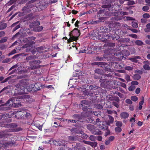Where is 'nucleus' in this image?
<instances>
[{
    "mask_svg": "<svg viewBox=\"0 0 150 150\" xmlns=\"http://www.w3.org/2000/svg\"><path fill=\"white\" fill-rule=\"evenodd\" d=\"M114 6L113 5L110 4L103 5L102 8L104 9L100 10L98 12V14H104L109 16H117L118 13L113 8Z\"/></svg>",
    "mask_w": 150,
    "mask_h": 150,
    "instance_id": "nucleus-1",
    "label": "nucleus"
},
{
    "mask_svg": "<svg viewBox=\"0 0 150 150\" xmlns=\"http://www.w3.org/2000/svg\"><path fill=\"white\" fill-rule=\"evenodd\" d=\"M26 85V83L24 80L20 81L19 83L15 85L17 89H15L14 95H21L25 93V89Z\"/></svg>",
    "mask_w": 150,
    "mask_h": 150,
    "instance_id": "nucleus-2",
    "label": "nucleus"
},
{
    "mask_svg": "<svg viewBox=\"0 0 150 150\" xmlns=\"http://www.w3.org/2000/svg\"><path fill=\"white\" fill-rule=\"evenodd\" d=\"M80 35V31L77 28H75L70 32L69 35L70 38L67 40V43L69 44L71 42L73 41H76L78 39V37Z\"/></svg>",
    "mask_w": 150,
    "mask_h": 150,
    "instance_id": "nucleus-3",
    "label": "nucleus"
},
{
    "mask_svg": "<svg viewBox=\"0 0 150 150\" xmlns=\"http://www.w3.org/2000/svg\"><path fill=\"white\" fill-rule=\"evenodd\" d=\"M13 115H15V117L17 119H26L31 117L30 113L24 110L14 112H13Z\"/></svg>",
    "mask_w": 150,
    "mask_h": 150,
    "instance_id": "nucleus-4",
    "label": "nucleus"
},
{
    "mask_svg": "<svg viewBox=\"0 0 150 150\" xmlns=\"http://www.w3.org/2000/svg\"><path fill=\"white\" fill-rule=\"evenodd\" d=\"M93 35L94 37H96V38L104 42H108V40L110 38V36L106 35L105 33H97L96 34H93Z\"/></svg>",
    "mask_w": 150,
    "mask_h": 150,
    "instance_id": "nucleus-5",
    "label": "nucleus"
},
{
    "mask_svg": "<svg viewBox=\"0 0 150 150\" xmlns=\"http://www.w3.org/2000/svg\"><path fill=\"white\" fill-rule=\"evenodd\" d=\"M26 95H22L18 96L16 97H13L11 98L10 99L8 100L6 102V103L3 104L1 105V106L7 105L8 106H12L13 104H15L16 100H17V99H23L25 98Z\"/></svg>",
    "mask_w": 150,
    "mask_h": 150,
    "instance_id": "nucleus-6",
    "label": "nucleus"
},
{
    "mask_svg": "<svg viewBox=\"0 0 150 150\" xmlns=\"http://www.w3.org/2000/svg\"><path fill=\"white\" fill-rule=\"evenodd\" d=\"M41 63L40 60H34L30 61L29 64L30 66L29 69L31 70L35 69L40 68V66L39 65Z\"/></svg>",
    "mask_w": 150,
    "mask_h": 150,
    "instance_id": "nucleus-7",
    "label": "nucleus"
},
{
    "mask_svg": "<svg viewBox=\"0 0 150 150\" xmlns=\"http://www.w3.org/2000/svg\"><path fill=\"white\" fill-rule=\"evenodd\" d=\"M79 106L80 107H82V109L83 110L87 111L90 106L89 102L86 100H82L81 102V103L79 104Z\"/></svg>",
    "mask_w": 150,
    "mask_h": 150,
    "instance_id": "nucleus-8",
    "label": "nucleus"
},
{
    "mask_svg": "<svg viewBox=\"0 0 150 150\" xmlns=\"http://www.w3.org/2000/svg\"><path fill=\"white\" fill-rule=\"evenodd\" d=\"M35 39L36 38L35 37H28L24 40L23 42H28L30 43V45H33L35 43L34 41L35 40Z\"/></svg>",
    "mask_w": 150,
    "mask_h": 150,
    "instance_id": "nucleus-9",
    "label": "nucleus"
},
{
    "mask_svg": "<svg viewBox=\"0 0 150 150\" xmlns=\"http://www.w3.org/2000/svg\"><path fill=\"white\" fill-rule=\"evenodd\" d=\"M14 144L12 142H7L3 143L2 142L0 141V149L2 147H5L8 146H11Z\"/></svg>",
    "mask_w": 150,
    "mask_h": 150,
    "instance_id": "nucleus-10",
    "label": "nucleus"
},
{
    "mask_svg": "<svg viewBox=\"0 0 150 150\" xmlns=\"http://www.w3.org/2000/svg\"><path fill=\"white\" fill-rule=\"evenodd\" d=\"M12 135L11 134L5 133L4 131L0 132V138H9Z\"/></svg>",
    "mask_w": 150,
    "mask_h": 150,
    "instance_id": "nucleus-11",
    "label": "nucleus"
},
{
    "mask_svg": "<svg viewBox=\"0 0 150 150\" xmlns=\"http://www.w3.org/2000/svg\"><path fill=\"white\" fill-rule=\"evenodd\" d=\"M83 142L86 144H87L93 147H95L97 146V143L96 142H91L83 141Z\"/></svg>",
    "mask_w": 150,
    "mask_h": 150,
    "instance_id": "nucleus-12",
    "label": "nucleus"
},
{
    "mask_svg": "<svg viewBox=\"0 0 150 150\" xmlns=\"http://www.w3.org/2000/svg\"><path fill=\"white\" fill-rule=\"evenodd\" d=\"M32 45H30V43H26L23 46V48H26V51L27 52H30L31 51V46Z\"/></svg>",
    "mask_w": 150,
    "mask_h": 150,
    "instance_id": "nucleus-13",
    "label": "nucleus"
},
{
    "mask_svg": "<svg viewBox=\"0 0 150 150\" xmlns=\"http://www.w3.org/2000/svg\"><path fill=\"white\" fill-rule=\"evenodd\" d=\"M43 86H42L40 83H35L34 85L33 90L35 91H39L40 90V87H41L42 88V87Z\"/></svg>",
    "mask_w": 150,
    "mask_h": 150,
    "instance_id": "nucleus-14",
    "label": "nucleus"
},
{
    "mask_svg": "<svg viewBox=\"0 0 150 150\" xmlns=\"http://www.w3.org/2000/svg\"><path fill=\"white\" fill-rule=\"evenodd\" d=\"M72 117L74 119L76 120H78L79 121V120H82L83 118V116L81 115L77 114H75L73 115H72Z\"/></svg>",
    "mask_w": 150,
    "mask_h": 150,
    "instance_id": "nucleus-15",
    "label": "nucleus"
},
{
    "mask_svg": "<svg viewBox=\"0 0 150 150\" xmlns=\"http://www.w3.org/2000/svg\"><path fill=\"white\" fill-rule=\"evenodd\" d=\"M141 59V57H140L139 56H136L133 57H130L129 58V59L132 62L137 63L138 62V60H137V59Z\"/></svg>",
    "mask_w": 150,
    "mask_h": 150,
    "instance_id": "nucleus-16",
    "label": "nucleus"
},
{
    "mask_svg": "<svg viewBox=\"0 0 150 150\" xmlns=\"http://www.w3.org/2000/svg\"><path fill=\"white\" fill-rule=\"evenodd\" d=\"M129 113L126 112H122L120 114V116L121 118L126 119L128 117Z\"/></svg>",
    "mask_w": 150,
    "mask_h": 150,
    "instance_id": "nucleus-17",
    "label": "nucleus"
},
{
    "mask_svg": "<svg viewBox=\"0 0 150 150\" xmlns=\"http://www.w3.org/2000/svg\"><path fill=\"white\" fill-rule=\"evenodd\" d=\"M92 133L96 135H101L102 134V132L99 130L98 129H96V127H95L94 129L92 132Z\"/></svg>",
    "mask_w": 150,
    "mask_h": 150,
    "instance_id": "nucleus-18",
    "label": "nucleus"
},
{
    "mask_svg": "<svg viewBox=\"0 0 150 150\" xmlns=\"http://www.w3.org/2000/svg\"><path fill=\"white\" fill-rule=\"evenodd\" d=\"M119 31H120V30H117L115 31V33L116 34V35H114L112 36V38L113 40H117L119 39V36L118 35L119 34V33H117V32H118Z\"/></svg>",
    "mask_w": 150,
    "mask_h": 150,
    "instance_id": "nucleus-19",
    "label": "nucleus"
},
{
    "mask_svg": "<svg viewBox=\"0 0 150 150\" xmlns=\"http://www.w3.org/2000/svg\"><path fill=\"white\" fill-rule=\"evenodd\" d=\"M93 64L95 65H97L100 67H103L105 66V65L106 64V63L103 62H95L93 63Z\"/></svg>",
    "mask_w": 150,
    "mask_h": 150,
    "instance_id": "nucleus-20",
    "label": "nucleus"
},
{
    "mask_svg": "<svg viewBox=\"0 0 150 150\" xmlns=\"http://www.w3.org/2000/svg\"><path fill=\"white\" fill-rule=\"evenodd\" d=\"M99 127L102 130H107L108 129V128L106 124H103V123H100L99 125Z\"/></svg>",
    "mask_w": 150,
    "mask_h": 150,
    "instance_id": "nucleus-21",
    "label": "nucleus"
},
{
    "mask_svg": "<svg viewBox=\"0 0 150 150\" xmlns=\"http://www.w3.org/2000/svg\"><path fill=\"white\" fill-rule=\"evenodd\" d=\"M9 115L8 114H3L0 115V120H3V122H4L8 116H9Z\"/></svg>",
    "mask_w": 150,
    "mask_h": 150,
    "instance_id": "nucleus-22",
    "label": "nucleus"
},
{
    "mask_svg": "<svg viewBox=\"0 0 150 150\" xmlns=\"http://www.w3.org/2000/svg\"><path fill=\"white\" fill-rule=\"evenodd\" d=\"M40 24V22L39 21H34L32 23V26L33 28L37 27Z\"/></svg>",
    "mask_w": 150,
    "mask_h": 150,
    "instance_id": "nucleus-23",
    "label": "nucleus"
},
{
    "mask_svg": "<svg viewBox=\"0 0 150 150\" xmlns=\"http://www.w3.org/2000/svg\"><path fill=\"white\" fill-rule=\"evenodd\" d=\"M95 127V126H94L93 125H92L90 124L88 125L87 126V129L90 131H91V133L92 132L94 129V128Z\"/></svg>",
    "mask_w": 150,
    "mask_h": 150,
    "instance_id": "nucleus-24",
    "label": "nucleus"
},
{
    "mask_svg": "<svg viewBox=\"0 0 150 150\" xmlns=\"http://www.w3.org/2000/svg\"><path fill=\"white\" fill-rule=\"evenodd\" d=\"M100 30L101 31L100 33H105L106 32H108V29L105 26L100 27Z\"/></svg>",
    "mask_w": 150,
    "mask_h": 150,
    "instance_id": "nucleus-25",
    "label": "nucleus"
},
{
    "mask_svg": "<svg viewBox=\"0 0 150 150\" xmlns=\"http://www.w3.org/2000/svg\"><path fill=\"white\" fill-rule=\"evenodd\" d=\"M43 29V27L42 26H38L37 27L33 28V30L36 32H39L41 31Z\"/></svg>",
    "mask_w": 150,
    "mask_h": 150,
    "instance_id": "nucleus-26",
    "label": "nucleus"
},
{
    "mask_svg": "<svg viewBox=\"0 0 150 150\" xmlns=\"http://www.w3.org/2000/svg\"><path fill=\"white\" fill-rule=\"evenodd\" d=\"M141 78L140 75L138 74H134L133 76V78L134 80H138L140 79Z\"/></svg>",
    "mask_w": 150,
    "mask_h": 150,
    "instance_id": "nucleus-27",
    "label": "nucleus"
},
{
    "mask_svg": "<svg viewBox=\"0 0 150 150\" xmlns=\"http://www.w3.org/2000/svg\"><path fill=\"white\" fill-rule=\"evenodd\" d=\"M124 26L125 27H126V28L127 29H129L130 30H131L132 32L134 33H137L138 32V30L137 29H132V28H129L130 27L129 26L127 25H124Z\"/></svg>",
    "mask_w": 150,
    "mask_h": 150,
    "instance_id": "nucleus-28",
    "label": "nucleus"
},
{
    "mask_svg": "<svg viewBox=\"0 0 150 150\" xmlns=\"http://www.w3.org/2000/svg\"><path fill=\"white\" fill-rule=\"evenodd\" d=\"M68 140L71 142L75 141L76 140V137L73 136H69L68 137Z\"/></svg>",
    "mask_w": 150,
    "mask_h": 150,
    "instance_id": "nucleus-29",
    "label": "nucleus"
},
{
    "mask_svg": "<svg viewBox=\"0 0 150 150\" xmlns=\"http://www.w3.org/2000/svg\"><path fill=\"white\" fill-rule=\"evenodd\" d=\"M112 83V82L111 81H108L106 82V87L109 88H112V86L111 85L112 84L111 83Z\"/></svg>",
    "mask_w": 150,
    "mask_h": 150,
    "instance_id": "nucleus-30",
    "label": "nucleus"
},
{
    "mask_svg": "<svg viewBox=\"0 0 150 150\" xmlns=\"http://www.w3.org/2000/svg\"><path fill=\"white\" fill-rule=\"evenodd\" d=\"M12 120L11 118L10 117L9 115V116L7 117V118L5 120V121L3 123H8L11 122H12Z\"/></svg>",
    "mask_w": 150,
    "mask_h": 150,
    "instance_id": "nucleus-31",
    "label": "nucleus"
},
{
    "mask_svg": "<svg viewBox=\"0 0 150 150\" xmlns=\"http://www.w3.org/2000/svg\"><path fill=\"white\" fill-rule=\"evenodd\" d=\"M94 71L96 73L101 74L103 73V70L101 69H97L94 70Z\"/></svg>",
    "mask_w": 150,
    "mask_h": 150,
    "instance_id": "nucleus-32",
    "label": "nucleus"
},
{
    "mask_svg": "<svg viewBox=\"0 0 150 150\" xmlns=\"http://www.w3.org/2000/svg\"><path fill=\"white\" fill-rule=\"evenodd\" d=\"M66 121H67V122L68 123H69V122H71V123H76L78 121H79V120H76L74 119H66Z\"/></svg>",
    "mask_w": 150,
    "mask_h": 150,
    "instance_id": "nucleus-33",
    "label": "nucleus"
},
{
    "mask_svg": "<svg viewBox=\"0 0 150 150\" xmlns=\"http://www.w3.org/2000/svg\"><path fill=\"white\" fill-rule=\"evenodd\" d=\"M7 26V24L6 23H4L0 25V30H2L5 29Z\"/></svg>",
    "mask_w": 150,
    "mask_h": 150,
    "instance_id": "nucleus-34",
    "label": "nucleus"
},
{
    "mask_svg": "<svg viewBox=\"0 0 150 150\" xmlns=\"http://www.w3.org/2000/svg\"><path fill=\"white\" fill-rule=\"evenodd\" d=\"M135 43L139 46H142L143 45V42L141 40H137L135 42Z\"/></svg>",
    "mask_w": 150,
    "mask_h": 150,
    "instance_id": "nucleus-35",
    "label": "nucleus"
},
{
    "mask_svg": "<svg viewBox=\"0 0 150 150\" xmlns=\"http://www.w3.org/2000/svg\"><path fill=\"white\" fill-rule=\"evenodd\" d=\"M112 101L115 100L117 103H119L120 100L119 98L117 96H114L112 97L111 99Z\"/></svg>",
    "mask_w": 150,
    "mask_h": 150,
    "instance_id": "nucleus-36",
    "label": "nucleus"
},
{
    "mask_svg": "<svg viewBox=\"0 0 150 150\" xmlns=\"http://www.w3.org/2000/svg\"><path fill=\"white\" fill-rule=\"evenodd\" d=\"M146 28L145 29V31L146 32L150 31V23L147 24L146 25Z\"/></svg>",
    "mask_w": 150,
    "mask_h": 150,
    "instance_id": "nucleus-37",
    "label": "nucleus"
},
{
    "mask_svg": "<svg viewBox=\"0 0 150 150\" xmlns=\"http://www.w3.org/2000/svg\"><path fill=\"white\" fill-rule=\"evenodd\" d=\"M35 57V56H30L27 57L26 58V60L27 61H29L31 60L32 59H34V57Z\"/></svg>",
    "mask_w": 150,
    "mask_h": 150,
    "instance_id": "nucleus-38",
    "label": "nucleus"
},
{
    "mask_svg": "<svg viewBox=\"0 0 150 150\" xmlns=\"http://www.w3.org/2000/svg\"><path fill=\"white\" fill-rule=\"evenodd\" d=\"M115 132L117 133H120L122 131V128L120 127H116L115 129Z\"/></svg>",
    "mask_w": 150,
    "mask_h": 150,
    "instance_id": "nucleus-39",
    "label": "nucleus"
},
{
    "mask_svg": "<svg viewBox=\"0 0 150 150\" xmlns=\"http://www.w3.org/2000/svg\"><path fill=\"white\" fill-rule=\"evenodd\" d=\"M115 125L118 127H121L122 125V122L121 121H116Z\"/></svg>",
    "mask_w": 150,
    "mask_h": 150,
    "instance_id": "nucleus-40",
    "label": "nucleus"
},
{
    "mask_svg": "<svg viewBox=\"0 0 150 150\" xmlns=\"http://www.w3.org/2000/svg\"><path fill=\"white\" fill-rule=\"evenodd\" d=\"M132 26L134 28H137L138 27V24L135 22L133 21L132 23Z\"/></svg>",
    "mask_w": 150,
    "mask_h": 150,
    "instance_id": "nucleus-41",
    "label": "nucleus"
},
{
    "mask_svg": "<svg viewBox=\"0 0 150 150\" xmlns=\"http://www.w3.org/2000/svg\"><path fill=\"white\" fill-rule=\"evenodd\" d=\"M44 49V47L42 46H41L38 47L37 49V51L39 52H42V51Z\"/></svg>",
    "mask_w": 150,
    "mask_h": 150,
    "instance_id": "nucleus-42",
    "label": "nucleus"
},
{
    "mask_svg": "<svg viewBox=\"0 0 150 150\" xmlns=\"http://www.w3.org/2000/svg\"><path fill=\"white\" fill-rule=\"evenodd\" d=\"M81 144L79 143H77L76 144V146H74V148L73 147V148H74V150H78L79 149L78 147H80Z\"/></svg>",
    "mask_w": 150,
    "mask_h": 150,
    "instance_id": "nucleus-43",
    "label": "nucleus"
},
{
    "mask_svg": "<svg viewBox=\"0 0 150 150\" xmlns=\"http://www.w3.org/2000/svg\"><path fill=\"white\" fill-rule=\"evenodd\" d=\"M89 139L91 141H95L96 139V137L95 136L93 135L90 136L89 138Z\"/></svg>",
    "mask_w": 150,
    "mask_h": 150,
    "instance_id": "nucleus-44",
    "label": "nucleus"
},
{
    "mask_svg": "<svg viewBox=\"0 0 150 150\" xmlns=\"http://www.w3.org/2000/svg\"><path fill=\"white\" fill-rule=\"evenodd\" d=\"M135 88L136 87L135 86L131 85L129 87L128 90L129 91H133L135 89Z\"/></svg>",
    "mask_w": 150,
    "mask_h": 150,
    "instance_id": "nucleus-45",
    "label": "nucleus"
},
{
    "mask_svg": "<svg viewBox=\"0 0 150 150\" xmlns=\"http://www.w3.org/2000/svg\"><path fill=\"white\" fill-rule=\"evenodd\" d=\"M143 68L144 69L147 70H150V66L147 64H144L143 66Z\"/></svg>",
    "mask_w": 150,
    "mask_h": 150,
    "instance_id": "nucleus-46",
    "label": "nucleus"
},
{
    "mask_svg": "<svg viewBox=\"0 0 150 150\" xmlns=\"http://www.w3.org/2000/svg\"><path fill=\"white\" fill-rule=\"evenodd\" d=\"M131 100L133 101H136L137 100L138 98L136 96H132L131 97Z\"/></svg>",
    "mask_w": 150,
    "mask_h": 150,
    "instance_id": "nucleus-47",
    "label": "nucleus"
},
{
    "mask_svg": "<svg viewBox=\"0 0 150 150\" xmlns=\"http://www.w3.org/2000/svg\"><path fill=\"white\" fill-rule=\"evenodd\" d=\"M11 128H14L17 127L18 125L15 123H12L10 124Z\"/></svg>",
    "mask_w": 150,
    "mask_h": 150,
    "instance_id": "nucleus-48",
    "label": "nucleus"
},
{
    "mask_svg": "<svg viewBox=\"0 0 150 150\" xmlns=\"http://www.w3.org/2000/svg\"><path fill=\"white\" fill-rule=\"evenodd\" d=\"M95 108L98 109H102L103 108V106L101 104H97L95 105Z\"/></svg>",
    "mask_w": 150,
    "mask_h": 150,
    "instance_id": "nucleus-49",
    "label": "nucleus"
},
{
    "mask_svg": "<svg viewBox=\"0 0 150 150\" xmlns=\"http://www.w3.org/2000/svg\"><path fill=\"white\" fill-rule=\"evenodd\" d=\"M6 37H4L0 40V44L6 42L7 41Z\"/></svg>",
    "mask_w": 150,
    "mask_h": 150,
    "instance_id": "nucleus-50",
    "label": "nucleus"
},
{
    "mask_svg": "<svg viewBox=\"0 0 150 150\" xmlns=\"http://www.w3.org/2000/svg\"><path fill=\"white\" fill-rule=\"evenodd\" d=\"M125 69L128 71L132 70L133 69V67L131 66H126Z\"/></svg>",
    "mask_w": 150,
    "mask_h": 150,
    "instance_id": "nucleus-51",
    "label": "nucleus"
},
{
    "mask_svg": "<svg viewBox=\"0 0 150 150\" xmlns=\"http://www.w3.org/2000/svg\"><path fill=\"white\" fill-rule=\"evenodd\" d=\"M109 121L110 123H113L114 120V118L110 115H109Z\"/></svg>",
    "mask_w": 150,
    "mask_h": 150,
    "instance_id": "nucleus-52",
    "label": "nucleus"
},
{
    "mask_svg": "<svg viewBox=\"0 0 150 150\" xmlns=\"http://www.w3.org/2000/svg\"><path fill=\"white\" fill-rule=\"evenodd\" d=\"M118 103L117 102L114 101L112 102V104L116 108H118L119 107V105Z\"/></svg>",
    "mask_w": 150,
    "mask_h": 150,
    "instance_id": "nucleus-53",
    "label": "nucleus"
},
{
    "mask_svg": "<svg viewBox=\"0 0 150 150\" xmlns=\"http://www.w3.org/2000/svg\"><path fill=\"white\" fill-rule=\"evenodd\" d=\"M149 9V7L147 6H144L142 8V10L144 11H147Z\"/></svg>",
    "mask_w": 150,
    "mask_h": 150,
    "instance_id": "nucleus-54",
    "label": "nucleus"
},
{
    "mask_svg": "<svg viewBox=\"0 0 150 150\" xmlns=\"http://www.w3.org/2000/svg\"><path fill=\"white\" fill-rule=\"evenodd\" d=\"M143 17L144 18H148L150 17V15L148 13H144L143 15Z\"/></svg>",
    "mask_w": 150,
    "mask_h": 150,
    "instance_id": "nucleus-55",
    "label": "nucleus"
},
{
    "mask_svg": "<svg viewBox=\"0 0 150 150\" xmlns=\"http://www.w3.org/2000/svg\"><path fill=\"white\" fill-rule=\"evenodd\" d=\"M20 28V26L19 25H16L13 29L12 32H14L16 31L17 29Z\"/></svg>",
    "mask_w": 150,
    "mask_h": 150,
    "instance_id": "nucleus-56",
    "label": "nucleus"
},
{
    "mask_svg": "<svg viewBox=\"0 0 150 150\" xmlns=\"http://www.w3.org/2000/svg\"><path fill=\"white\" fill-rule=\"evenodd\" d=\"M16 53V51L15 49L13 50L8 54V56L12 55Z\"/></svg>",
    "mask_w": 150,
    "mask_h": 150,
    "instance_id": "nucleus-57",
    "label": "nucleus"
},
{
    "mask_svg": "<svg viewBox=\"0 0 150 150\" xmlns=\"http://www.w3.org/2000/svg\"><path fill=\"white\" fill-rule=\"evenodd\" d=\"M130 100V99H127L125 100V102L126 103L129 104H131L132 103V102L131 100Z\"/></svg>",
    "mask_w": 150,
    "mask_h": 150,
    "instance_id": "nucleus-58",
    "label": "nucleus"
},
{
    "mask_svg": "<svg viewBox=\"0 0 150 150\" xmlns=\"http://www.w3.org/2000/svg\"><path fill=\"white\" fill-rule=\"evenodd\" d=\"M123 40L124 42H129L130 41V39L129 38H124Z\"/></svg>",
    "mask_w": 150,
    "mask_h": 150,
    "instance_id": "nucleus-59",
    "label": "nucleus"
},
{
    "mask_svg": "<svg viewBox=\"0 0 150 150\" xmlns=\"http://www.w3.org/2000/svg\"><path fill=\"white\" fill-rule=\"evenodd\" d=\"M134 2L133 1L130 0L127 2V4L128 5H132L134 4Z\"/></svg>",
    "mask_w": 150,
    "mask_h": 150,
    "instance_id": "nucleus-60",
    "label": "nucleus"
},
{
    "mask_svg": "<svg viewBox=\"0 0 150 150\" xmlns=\"http://www.w3.org/2000/svg\"><path fill=\"white\" fill-rule=\"evenodd\" d=\"M127 20V21H135V19H134V18L131 17H126Z\"/></svg>",
    "mask_w": 150,
    "mask_h": 150,
    "instance_id": "nucleus-61",
    "label": "nucleus"
},
{
    "mask_svg": "<svg viewBox=\"0 0 150 150\" xmlns=\"http://www.w3.org/2000/svg\"><path fill=\"white\" fill-rule=\"evenodd\" d=\"M144 97L142 96V100L140 101L139 103V104L140 105H142L143 104L144 102Z\"/></svg>",
    "mask_w": 150,
    "mask_h": 150,
    "instance_id": "nucleus-62",
    "label": "nucleus"
},
{
    "mask_svg": "<svg viewBox=\"0 0 150 150\" xmlns=\"http://www.w3.org/2000/svg\"><path fill=\"white\" fill-rule=\"evenodd\" d=\"M30 6H24L22 8V10L23 11H25L27 9H28L29 8H30Z\"/></svg>",
    "mask_w": 150,
    "mask_h": 150,
    "instance_id": "nucleus-63",
    "label": "nucleus"
},
{
    "mask_svg": "<svg viewBox=\"0 0 150 150\" xmlns=\"http://www.w3.org/2000/svg\"><path fill=\"white\" fill-rule=\"evenodd\" d=\"M125 79L127 81H130V77L129 75H126L125 76Z\"/></svg>",
    "mask_w": 150,
    "mask_h": 150,
    "instance_id": "nucleus-64",
    "label": "nucleus"
}]
</instances>
